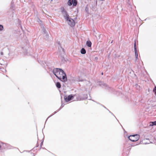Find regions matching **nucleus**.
I'll list each match as a JSON object with an SVG mask.
<instances>
[{
	"label": "nucleus",
	"instance_id": "2",
	"mask_svg": "<svg viewBox=\"0 0 156 156\" xmlns=\"http://www.w3.org/2000/svg\"><path fill=\"white\" fill-rule=\"evenodd\" d=\"M140 138V136L138 134L131 135L128 137L129 139L132 142L137 141Z\"/></svg>",
	"mask_w": 156,
	"mask_h": 156
},
{
	"label": "nucleus",
	"instance_id": "17",
	"mask_svg": "<svg viewBox=\"0 0 156 156\" xmlns=\"http://www.w3.org/2000/svg\"><path fill=\"white\" fill-rule=\"evenodd\" d=\"M135 86H136V87L137 89H138V90L140 89V86H139V85H138L137 84H136Z\"/></svg>",
	"mask_w": 156,
	"mask_h": 156
},
{
	"label": "nucleus",
	"instance_id": "7",
	"mask_svg": "<svg viewBox=\"0 0 156 156\" xmlns=\"http://www.w3.org/2000/svg\"><path fill=\"white\" fill-rule=\"evenodd\" d=\"M156 126V121L154 122H151L149 123V126Z\"/></svg>",
	"mask_w": 156,
	"mask_h": 156
},
{
	"label": "nucleus",
	"instance_id": "21",
	"mask_svg": "<svg viewBox=\"0 0 156 156\" xmlns=\"http://www.w3.org/2000/svg\"><path fill=\"white\" fill-rule=\"evenodd\" d=\"M39 21L41 23V21L39 19Z\"/></svg>",
	"mask_w": 156,
	"mask_h": 156
},
{
	"label": "nucleus",
	"instance_id": "20",
	"mask_svg": "<svg viewBox=\"0 0 156 156\" xmlns=\"http://www.w3.org/2000/svg\"><path fill=\"white\" fill-rule=\"evenodd\" d=\"M43 144V141L41 143V147Z\"/></svg>",
	"mask_w": 156,
	"mask_h": 156
},
{
	"label": "nucleus",
	"instance_id": "8",
	"mask_svg": "<svg viewBox=\"0 0 156 156\" xmlns=\"http://www.w3.org/2000/svg\"><path fill=\"white\" fill-rule=\"evenodd\" d=\"M80 52L81 54H84L86 53V51L84 48H82L80 51Z\"/></svg>",
	"mask_w": 156,
	"mask_h": 156
},
{
	"label": "nucleus",
	"instance_id": "23",
	"mask_svg": "<svg viewBox=\"0 0 156 156\" xmlns=\"http://www.w3.org/2000/svg\"><path fill=\"white\" fill-rule=\"evenodd\" d=\"M38 145H38V144H37V146H36V147H38Z\"/></svg>",
	"mask_w": 156,
	"mask_h": 156
},
{
	"label": "nucleus",
	"instance_id": "11",
	"mask_svg": "<svg viewBox=\"0 0 156 156\" xmlns=\"http://www.w3.org/2000/svg\"><path fill=\"white\" fill-rule=\"evenodd\" d=\"M56 87L58 88H60L61 87L60 83L58 82H57L56 83Z\"/></svg>",
	"mask_w": 156,
	"mask_h": 156
},
{
	"label": "nucleus",
	"instance_id": "22",
	"mask_svg": "<svg viewBox=\"0 0 156 156\" xmlns=\"http://www.w3.org/2000/svg\"><path fill=\"white\" fill-rule=\"evenodd\" d=\"M155 94V95H156V91L154 92Z\"/></svg>",
	"mask_w": 156,
	"mask_h": 156
},
{
	"label": "nucleus",
	"instance_id": "15",
	"mask_svg": "<svg viewBox=\"0 0 156 156\" xmlns=\"http://www.w3.org/2000/svg\"><path fill=\"white\" fill-rule=\"evenodd\" d=\"M99 84L101 86V85H103V86H106V84H105V83H103L102 82H100L99 83Z\"/></svg>",
	"mask_w": 156,
	"mask_h": 156
},
{
	"label": "nucleus",
	"instance_id": "14",
	"mask_svg": "<svg viewBox=\"0 0 156 156\" xmlns=\"http://www.w3.org/2000/svg\"><path fill=\"white\" fill-rule=\"evenodd\" d=\"M42 31H43V32H44V33L46 34V36L48 35V34H47V32H46V30L44 27H43Z\"/></svg>",
	"mask_w": 156,
	"mask_h": 156
},
{
	"label": "nucleus",
	"instance_id": "9",
	"mask_svg": "<svg viewBox=\"0 0 156 156\" xmlns=\"http://www.w3.org/2000/svg\"><path fill=\"white\" fill-rule=\"evenodd\" d=\"M74 0H69L68 2V4L69 6L71 5L73 3Z\"/></svg>",
	"mask_w": 156,
	"mask_h": 156
},
{
	"label": "nucleus",
	"instance_id": "1",
	"mask_svg": "<svg viewBox=\"0 0 156 156\" xmlns=\"http://www.w3.org/2000/svg\"><path fill=\"white\" fill-rule=\"evenodd\" d=\"M53 72L55 75L58 79L63 82L67 81L66 75L62 69L59 68H55L53 70Z\"/></svg>",
	"mask_w": 156,
	"mask_h": 156
},
{
	"label": "nucleus",
	"instance_id": "25",
	"mask_svg": "<svg viewBox=\"0 0 156 156\" xmlns=\"http://www.w3.org/2000/svg\"><path fill=\"white\" fill-rule=\"evenodd\" d=\"M52 115H51L50 116H49V117H48V118H49V117H50V116H52Z\"/></svg>",
	"mask_w": 156,
	"mask_h": 156
},
{
	"label": "nucleus",
	"instance_id": "13",
	"mask_svg": "<svg viewBox=\"0 0 156 156\" xmlns=\"http://www.w3.org/2000/svg\"><path fill=\"white\" fill-rule=\"evenodd\" d=\"M73 5L74 6H76L77 4V2L76 0H74L73 2Z\"/></svg>",
	"mask_w": 156,
	"mask_h": 156
},
{
	"label": "nucleus",
	"instance_id": "6",
	"mask_svg": "<svg viewBox=\"0 0 156 156\" xmlns=\"http://www.w3.org/2000/svg\"><path fill=\"white\" fill-rule=\"evenodd\" d=\"M134 49L135 54V57L136 58L135 61H136L137 60L138 54L136 49V44L135 42L134 44Z\"/></svg>",
	"mask_w": 156,
	"mask_h": 156
},
{
	"label": "nucleus",
	"instance_id": "10",
	"mask_svg": "<svg viewBox=\"0 0 156 156\" xmlns=\"http://www.w3.org/2000/svg\"><path fill=\"white\" fill-rule=\"evenodd\" d=\"M86 44L88 47H90L91 45V43L90 41H87Z\"/></svg>",
	"mask_w": 156,
	"mask_h": 156
},
{
	"label": "nucleus",
	"instance_id": "19",
	"mask_svg": "<svg viewBox=\"0 0 156 156\" xmlns=\"http://www.w3.org/2000/svg\"><path fill=\"white\" fill-rule=\"evenodd\" d=\"M64 105L62 103V105H61V108H62L63 107H64Z\"/></svg>",
	"mask_w": 156,
	"mask_h": 156
},
{
	"label": "nucleus",
	"instance_id": "5",
	"mask_svg": "<svg viewBox=\"0 0 156 156\" xmlns=\"http://www.w3.org/2000/svg\"><path fill=\"white\" fill-rule=\"evenodd\" d=\"M61 11L63 16L65 19L69 17V15L64 8H62L61 9Z\"/></svg>",
	"mask_w": 156,
	"mask_h": 156
},
{
	"label": "nucleus",
	"instance_id": "3",
	"mask_svg": "<svg viewBox=\"0 0 156 156\" xmlns=\"http://www.w3.org/2000/svg\"><path fill=\"white\" fill-rule=\"evenodd\" d=\"M67 21L68 24L71 27H73L75 25L74 21L69 17L65 19Z\"/></svg>",
	"mask_w": 156,
	"mask_h": 156
},
{
	"label": "nucleus",
	"instance_id": "26",
	"mask_svg": "<svg viewBox=\"0 0 156 156\" xmlns=\"http://www.w3.org/2000/svg\"><path fill=\"white\" fill-rule=\"evenodd\" d=\"M103 73H102V75H103Z\"/></svg>",
	"mask_w": 156,
	"mask_h": 156
},
{
	"label": "nucleus",
	"instance_id": "16",
	"mask_svg": "<svg viewBox=\"0 0 156 156\" xmlns=\"http://www.w3.org/2000/svg\"><path fill=\"white\" fill-rule=\"evenodd\" d=\"M4 29L2 25H0V31H2Z\"/></svg>",
	"mask_w": 156,
	"mask_h": 156
},
{
	"label": "nucleus",
	"instance_id": "18",
	"mask_svg": "<svg viewBox=\"0 0 156 156\" xmlns=\"http://www.w3.org/2000/svg\"><path fill=\"white\" fill-rule=\"evenodd\" d=\"M153 91L154 92H155L156 91V86L154 88Z\"/></svg>",
	"mask_w": 156,
	"mask_h": 156
},
{
	"label": "nucleus",
	"instance_id": "24",
	"mask_svg": "<svg viewBox=\"0 0 156 156\" xmlns=\"http://www.w3.org/2000/svg\"><path fill=\"white\" fill-rule=\"evenodd\" d=\"M57 112H55L54 114L56 113Z\"/></svg>",
	"mask_w": 156,
	"mask_h": 156
},
{
	"label": "nucleus",
	"instance_id": "4",
	"mask_svg": "<svg viewBox=\"0 0 156 156\" xmlns=\"http://www.w3.org/2000/svg\"><path fill=\"white\" fill-rule=\"evenodd\" d=\"M75 95L71 94L68 96H65L64 99L66 102H68L71 100L74 97H75Z\"/></svg>",
	"mask_w": 156,
	"mask_h": 156
},
{
	"label": "nucleus",
	"instance_id": "12",
	"mask_svg": "<svg viewBox=\"0 0 156 156\" xmlns=\"http://www.w3.org/2000/svg\"><path fill=\"white\" fill-rule=\"evenodd\" d=\"M76 81H78V82H79V81H83V80L81 79H80V77H78V78H77L76 79Z\"/></svg>",
	"mask_w": 156,
	"mask_h": 156
}]
</instances>
